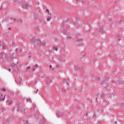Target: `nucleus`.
Returning a JSON list of instances; mask_svg holds the SVG:
<instances>
[{
	"mask_svg": "<svg viewBox=\"0 0 124 124\" xmlns=\"http://www.w3.org/2000/svg\"><path fill=\"white\" fill-rule=\"evenodd\" d=\"M31 55H30V54H29V59H31Z\"/></svg>",
	"mask_w": 124,
	"mask_h": 124,
	"instance_id": "21",
	"label": "nucleus"
},
{
	"mask_svg": "<svg viewBox=\"0 0 124 124\" xmlns=\"http://www.w3.org/2000/svg\"><path fill=\"white\" fill-rule=\"evenodd\" d=\"M57 115L60 116V117H61V116H62V114L61 113V114H60V113H59V111L57 112Z\"/></svg>",
	"mask_w": 124,
	"mask_h": 124,
	"instance_id": "11",
	"label": "nucleus"
},
{
	"mask_svg": "<svg viewBox=\"0 0 124 124\" xmlns=\"http://www.w3.org/2000/svg\"><path fill=\"white\" fill-rule=\"evenodd\" d=\"M4 98H5V96L3 94H1L0 96V100H4Z\"/></svg>",
	"mask_w": 124,
	"mask_h": 124,
	"instance_id": "3",
	"label": "nucleus"
},
{
	"mask_svg": "<svg viewBox=\"0 0 124 124\" xmlns=\"http://www.w3.org/2000/svg\"><path fill=\"white\" fill-rule=\"evenodd\" d=\"M9 20H13V21L15 22V23H18L19 24H24V22L23 21V19H13L11 17H8L6 19H5L2 20V22H7V21H9Z\"/></svg>",
	"mask_w": 124,
	"mask_h": 124,
	"instance_id": "1",
	"label": "nucleus"
},
{
	"mask_svg": "<svg viewBox=\"0 0 124 124\" xmlns=\"http://www.w3.org/2000/svg\"><path fill=\"white\" fill-rule=\"evenodd\" d=\"M115 124H117V122H115Z\"/></svg>",
	"mask_w": 124,
	"mask_h": 124,
	"instance_id": "25",
	"label": "nucleus"
},
{
	"mask_svg": "<svg viewBox=\"0 0 124 124\" xmlns=\"http://www.w3.org/2000/svg\"><path fill=\"white\" fill-rule=\"evenodd\" d=\"M9 72H11V69L9 68Z\"/></svg>",
	"mask_w": 124,
	"mask_h": 124,
	"instance_id": "19",
	"label": "nucleus"
},
{
	"mask_svg": "<svg viewBox=\"0 0 124 124\" xmlns=\"http://www.w3.org/2000/svg\"><path fill=\"white\" fill-rule=\"evenodd\" d=\"M37 92H38V89H36L34 91V93H37Z\"/></svg>",
	"mask_w": 124,
	"mask_h": 124,
	"instance_id": "10",
	"label": "nucleus"
},
{
	"mask_svg": "<svg viewBox=\"0 0 124 124\" xmlns=\"http://www.w3.org/2000/svg\"><path fill=\"white\" fill-rule=\"evenodd\" d=\"M47 21V22H49V21H50V18H48L47 19H46Z\"/></svg>",
	"mask_w": 124,
	"mask_h": 124,
	"instance_id": "16",
	"label": "nucleus"
},
{
	"mask_svg": "<svg viewBox=\"0 0 124 124\" xmlns=\"http://www.w3.org/2000/svg\"><path fill=\"white\" fill-rule=\"evenodd\" d=\"M34 108V106H33V108H31V112H32V113H33V111H32V110H33V108Z\"/></svg>",
	"mask_w": 124,
	"mask_h": 124,
	"instance_id": "13",
	"label": "nucleus"
},
{
	"mask_svg": "<svg viewBox=\"0 0 124 124\" xmlns=\"http://www.w3.org/2000/svg\"><path fill=\"white\" fill-rule=\"evenodd\" d=\"M17 107V110L18 112H21V113H26L25 111H26V108H24V107L21 106V105L17 104L16 105Z\"/></svg>",
	"mask_w": 124,
	"mask_h": 124,
	"instance_id": "2",
	"label": "nucleus"
},
{
	"mask_svg": "<svg viewBox=\"0 0 124 124\" xmlns=\"http://www.w3.org/2000/svg\"><path fill=\"white\" fill-rule=\"evenodd\" d=\"M49 68H50V69L52 68V65H50Z\"/></svg>",
	"mask_w": 124,
	"mask_h": 124,
	"instance_id": "22",
	"label": "nucleus"
},
{
	"mask_svg": "<svg viewBox=\"0 0 124 124\" xmlns=\"http://www.w3.org/2000/svg\"><path fill=\"white\" fill-rule=\"evenodd\" d=\"M38 68V65H35L34 68H33V71H34V70H35V68Z\"/></svg>",
	"mask_w": 124,
	"mask_h": 124,
	"instance_id": "7",
	"label": "nucleus"
},
{
	"mask_svg": "<svg viewBox=\"0 0 124 124\" xmlns=\"http://www.w3.org/2000/svg\"><path fill=\"white\" fill-rule=\"evenodd\" d=\"M8 30H9V31H11V28L9 27V28H8Z\"/></svg>",
	"mask_w": 124,
	"mask_h": 124,
	"instance_id": "20",
	"label": "nucleus"
},
{
	"mask_svg": "<svg viewBox=\"0 0 124 124\" xmlns=\"http://www.w3.org/2000/svg\"><path fill=\"white\" fill-rule=\"evenodd\" d=\"M25 6L26 7H30V5H28V4L25 3Z\"/></svg>",
	"mask_w": 124,
	"mask_h": 124,
	"instance_id": "12",
	"label": "nucleus"
},
{
	"mask_svg": "<svg viewBox=\"0 0 124 124\" xmlns=\"http://www.w3.org/2000/svg\"><path fill=\"white\" fill-rule=\"evenodd\" d=\"M53 50L54 51H58V48L56 46H54L53 47Z\"/></svg>",
	"mask_w": 124,
	"mask_h": 124,
	"instance_id": "8",
	"label": "nucleus"
},
{
	"mask_svg": "<svg viewBox=\"0 0 124 124\" xmlns=\"http://www.w3.org/2000/svg\"><path fill=\"white\" fill-rule=\"evenodd\" d=\"M100 30L101 31H103V29L100 28Z\"/></svg>",
	"mask_w": 124,
	"mask_h": 124,
	"instance_id": "18",
	"label": "nucleus"
},
{
	"mask_svg": "<svg viewBox=\"0 0 124 124\" xmlns=\"http://www.w3.org/2000/svg\"><path fill=\"white\" fill-rule=\"evenodd\" d=\"M1 91H5V89L2 88V89H1Z\"/></svg>",
	"mask_w": 124,
	"mask_h": 124,
	"instance_id": "17",
	"label": "nucleus"
},
{
	"mask_svg": "<svg viewBox=\"0 0 124 124\" xmlns=\"http://www.w3.org/2000/svg\"><path fill=\"white\" fill-rule=\"evenodd\" d=\"M77 42L82 43L83 42V39H78Z\"/></svg>",
	"mask_w": 124,
	"mask_h": 124,
	"instance_id": "6",
	"label": "nucleus"
},
{
	"mask_svg": "<svg viewBox=\"0 0 124 124\" xmlns=\"http://www.w3.org/2000/svg\"><path fill=\"white\" fill-rule=\"evenodd\" d=\"M74 68H75V69H76V70H78V71H79L81 69H80V67L78 66V65H74Z\"/></svg>",
	"mask_w": 124,
	"mask_h": 124,
	"instance_id": "4",
	"label": "nucleus"
},
{
	"mask_svg": "<svg viewBox=\"0 0 124 124\" xmlns=\"http://www.w3.org/2000/svg\"><path fill=\"white\" fill-rule=\"evenodd\" d=\"M46 12H47V14H49V10H46Z\"/></svg>",
	"mask_w": 124,
	"mask_h": 124,
	"instance_id": "15",
	"label": "nucleus"
},
{
	"mask_svg": "<svg viewBox=\"0 0 124 124\" xmlns=\"http://www.w3.org/2000/svg\"><path fill=\"white\" fill-rule=\"evenodd\" d=\"M62 32L63 33H65V32H66V31H65V30L63 31H62Z\"/></svg>",
	"mask_w": 124,
	"mask_h": 124,
	"instance_id": "14",
	"label": "nucleus"
},
{
	"mask_svg": "<svg viewBox=\"0 0 124 124\" xmlns=\"http://www.w3.org/2000/svg\"><path fill=\"white\" fill-rule=\"evenodd\" d=\"M71 37L70 36H67V38H70Z\"/></svg>",
	"mask_w": 124,
	"mask_h": 124,
	"instance_id": "23",
	"label": "nucleus"
},
{
	"mask_svg": "<svg viewBox=\"0 0 124 124\" xmlns=\"http://www.w3.org/2000/svg\"><path fill=\"white\" fill-rule=\"evenodd\" d=\"M109 86H110V84H109V83L108 82L105 83V88H108L109 87Z\"/></svg>",
	"mask_w": 124,
	"mask_h": 124,
	"instance_id": "5",
	"label": "nucleus"
},
{
	"mask_svg": "<svg viewBox=\"0 0 124 124\" xmlns=\"http://www.w3.org/2000/svg\"><path fill=\"white\" fill-rule=\"evenodd\" d=\"M29 68H31V67H28L27 69H29Z\"/></svg>",
	"mask_w": 124,
	"mask_h": 124,
	"instance_id": "24",
	"label": "nucleus"
},
{
	"mask_svg": "<svg viewBox=\"0 0 124 124\" xmlns=\"http://www.w3.org/2000/svg\"><path fill=\"white\" fill-rule=\"evenodd\" d=\"M16 51H18V49H16Z\"/></svg>",
	"mask_w": 124,
	"mask_h": 124,
	"instance_id": "26",
	"label": "nucleus"
},
{
	"mask_svg": "<svg viewBox=\"0 0 124 124\" xmlns=\"http://www.w3.org/2000/svg\"><path fill=\"white\" fill-rule=\"evenodd\" d=\"M27 101L28 102H31V98H27Z\"/></svg>",
	"mask_w": 124,
	"mask_h": 124,
	"instance_id": "9",
	"label": "nucleus"
}]
</instances>
